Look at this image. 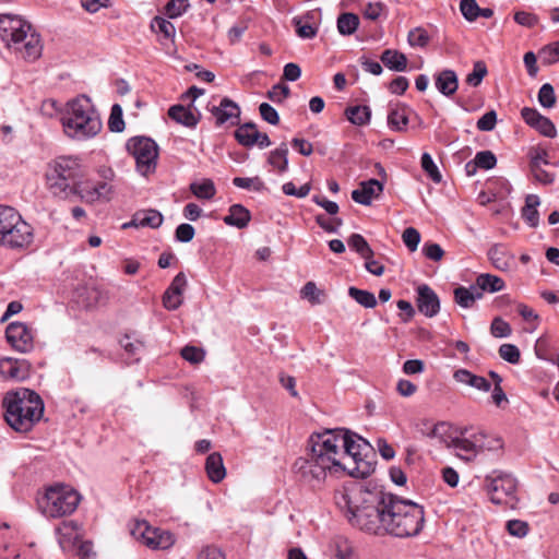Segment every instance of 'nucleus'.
Masks as SVG:
<instances>
[{
    "instance_id": "nucleus-8",
    "label": "nucleus",
    "mask_w": 559,
    "mask_h": 559,
    "mask_svg": "<svg viewBox=\"0 0 559 559\" xmlns=\"http://www.w3.org/2000/svg\"><path fill=\"white\" fill-rule=\"evenodd\" d=\"M34 228L11 206L0 205V246L11 250L28 248Z\"/></svg>"
},
{
    "instance_id": "nucleus-43",
    "label": "nucleus",
    "mask_w": 559,
    "mask_h": 559,
    "mask_svg": "<svg viewBox=\"0 0 559 559\" xmlns=\"http://www.w3.org/2000/svg\"><path fill=\"white\" fill-rule=\"evenodd\" d=\"M488 70L484 61H476L474 63L472 72L466 75L465 82L473 86L477 87L483 82L484 78L487 75Z\"/></svg>"
},
{
    "instance_id": "nucleus-1",
    "label": "nucleus",
    "mask_w": 559,
    "mask_h": 559,
    "mask_svg": "<svg viewBox=\"0 0 559 559\" xmlns=\"http://www.w3.org/2000/svg\"><path fill=\"white\" fill-rule=\"evenodd\" d=\"M310 453L294 464L296 473L312 488H321L329 478L349 475L365 478L374 471L370 443L348 430H325L311 435Z\"/></svg>"
},
{
    "instance_id": "nucleus-48",
    "label": "nucleus",
    "mask_w": 559,
    "mask_h": 559,
    "mask_svg": "<svg viewBox=\"0 0 559 559\" xmlns=\"http://www.w3.org/2000/svg\"><path fill=\"white\" fill-rule=\"evenodd\" d=\"M322 296V290H320L313 282L306 283L301 289V297L307 299L312 305L321 304Z\"/></svg>"
},
{
    "instance_id": "nucleus-49",
    "label": "nucleus",
    "mask_w": 559,
    "mask_h": 559,
    "mask_svg": "<svg viewBox=\"0 0 559 559\" xmlns=\"http://www.w3.org/2000/svg\"><path fill=\"white\" fill-rule=\"evenodd\" d=\"M188 8V0H169L165 7V13L169 19H176L181 16Z\"/></svg>"
},
{
    "instance_id": "nucleus-46",
    "label": "nucleus",
    "mask_w": 559,
    "mask_h": 559,
    "mask_svg": "<svg viewBox=\"0 0 559 559\" xmlns=\"http://www.w3.org/2000/svg\"><path fill=\"white\" fill-rule=\"evenodd\" d=\"M556 94L551 84L545 83L538 92V102L545 108H552L556 105Z\"/></svg>"
},
{
    "instance_id": "nucleus-36",
    "label": "nucleus",
    "mask_w": 559,
    "mask_h": 559,
    "mask_svg": "<svg viewBox=\"0 0 559 559\" xmlns=\"http://www.w3.org/2000/svg\"><path fill=\"white\" fill-rule=\"evenodd\" d=\"M151 29L155 33L162 34L165 39L173 40L176 35L175 25L168 20L155 16L151 22Z\"/></svg>"
},
{
    "instance_id": "nucleus-54",
    "label": "nucleus",
    "mask_w": 559,
    "mask_h": 559,
    "mask_svg": "<svg viewBox=\"0 0 559 559\" xmlns=\"http://www.w3.org/2000/svg\"><path fill=\"white\" fill-rule=\"evenodd\" d=\"M402 239L409 251L414 252L420 242V234L416 228L407 227L402 234Z\"/></svg>"
},
{
    "instance_id": "nucleus-61",
    "label": "nucleus",
    "mask_w": 559,
    "mask_h": 559,
    "mask_svg": "<svg viewBox=\"0 0 559 559\" xmlns=\"http://www.w3.org/2000/svg\"><path fill=\"white\" fill-rule=\"evenodd\" d=\"M282 189L286 195L305 198L309 194L311 187L310 183H305L297 189L293 182H286L283 185Z\"/></svg>"
},
{
    "instance_id": "nucleus-18",
    "label": "nucleus",
    "mask_w": 559,
    "mask_h": 559,
    "mask_svg": "<svg viewBox=\"0 0 559 559\" xmlns=\"http://www.w3.org/2000/svg\"><path fill=\"white\" fill-rule=\"evenodd\" d=\"M56 532L59 545L63 550L73 548L82 537L81 526L75 521H63Z\"/></svg>"
},
{
    "instance_id": "nucleus-28",
    "label": "nucleus",
    "mask_w": 559,
    "mask_h": 559,
    "mask_svg": "<svg viewBox=\"0 0 559 559\" xmlns=\"http://www.w3.org/2000/svg\"><path fill=\"white\" fill-rule=\"evenodd\" d=\"M388 124L394 131H405L408 124V108L404 105L392 108L388 115Z\"/></svg>"
},
{
    "instance_id": "nucleus-53",
    "label": "nucleus",
    "mask_w": 559,
    "mask_h": 559,
    "mask_svg": "<svg viewBox=\"0 0 559 559\" xmlns=\"http://www.w3.org/2000/svg\"><path fill=\"white\" fill-rule=\"evenodd\" d=\"M181 356L191 364H200L204 360L205 353L202 348L195 346H185L181 349Z\"/></svg>"
},
{
    "instance_id": "nucleus-3",
    "label": "nucleus",
    "mask_w": 559,
    "mask_h": 559,
    "mask_svg": "<svg viewBox=\"0 0 559 559\" xmlns=\"http://www.w3.org/2000/svg\"><path fill=\"white\" fill-rule=\"evenodd\" d=\"M424 509L419 504L388 493L380 507L379 524L372 534H391L396 537L417 535L424 525Z\"/></svg>"
},
{
    "instance_id": "nucleus-9",
    "label": "nucleus",
    "mask_w": 559,
    "mask_h": 559,
    "mask_svg": "<svg viewBox=\"0 0 559 559\" xmlns=\"http://www.w3.org/2000/svg\"><path fill=\"white\" fill-rule=\"evenodd\" d=\"M80 502L79 493L64 485L48 488L38 500L43 514L48 518H61L75 511Z\"/></svg>"
},
{
    "instance_id": "nucleus-20",
    "label": "nucleus",
    "mask_w": 559,
    "mask_h": 559,
    "mask_svg": "<svg viewBox=\"0 0 559 559\" xmlns=\"http://www.w3.org/2000/svg\"><path fill=\"white\" fill-rule=\"evenodd\" d=\"M0 376L4 379L22 381L28 376V365L25 360L3 358L0 360Z\"/></svg>"
},
{
    "instance_id": "nucleus-13",
    "label": "nucleus",
    "mask_w": 559,
    "mask_h": 559,
    "mask_svg": "<svg viewBox=\"0 0 559 559\" xmlns=\"http://www.w3.org/2000/svg\"><path fill=\"white\" fill-rule=\"evenodd\" d=\"M465 431H462L461 437L453 438L450 442H445V447L453 449L457 457L464 461H473L481 452L483 431L472 433L466 437Z\"/></svg>"
},
{
    "instance_id": "nucleus-37",
    "label": "nucleus",
    "mask_w": 559,
    "mask_h": 559,
    "mask_svg": "<svg viewBox=\"0 0 559 559\" xmlns=\"http://www.w3.org/2000/svg\"><path fill=\"white\" fill-rule=\"evenodd\" d=\"M347 119L356 126H362L370 120V109L368 106H354L346 109Z\"/></svg>"
},
{
    "instance_id": "nucleus-14",
    "label": "nucleus",
    "mask_w": 559,
    "mask_h": 559,
    "mask_svg": "<svg viewBox=\"0 0 559 559\" xmlns=\"http://www.w3.org/2000/svg\"><path fill=\"white\" fill-rule=\"evenodd\" d=\"M5 336L10 345L17 352L28 353L34 348V333L23 322H12L7 326Z\"/></svg>"
},
{
    "instance_id": "nucleus-58",
    "label": "nucleus",
    "mask_w": 559,
    "mask_h": 559,
    "mask_svg": "<svg viewBox=\"0 0 559 559\" xmlns=\"http://www.w3.org/2000/svg\"><path fill=\"white\" fill-rule=\"evenodd\" d=\"M294 23L296 25V33L299 37L310 39L317 35L318 28L312 24L304 22L300 19H294Z\"/></svg>"
},
{
    "instance_id": "nucleus-16",
    "label": "nucleus",
    "mask_w": 559,
    "mask_h": 559,
    "mask_svg": "<svg viewBox=\"0 0 559 559\" xmlns=\"http://www.w3.org/2000/svg\"><path fill=\"white\" fill-rule=\"evenodd\" d=\"M417 308L428 318L437 316L440 310V300L437 294L426 284L417 288Z\"/></svg>"
},
{
    "instance_id": "nucleus-45",
    "label": "nucleus",
    "mask_w": 559,
    "mask_h": 559,
    "mask_svg": "<svg viewBox=\"0 0 559 559\" xmlns=\"http://www.w3.org/2000/svg\"><path fill=\"white\" fill-rule=\"evenodd\" d=\"M335 556L337 559H357L350 543L345 538L334 540Z\"/></svg>"
},
{
    "instance_id": "nucleus-55",
    "label": "nucleus",
    "mask_w": 559,
    "mask_h": 559,
    "mask_svg": "<svg viewBox=\"0 0 559 559\" xmlns=\"http://www.w3.org/2000/svg\"><path fill=\"white\" fill-rule=\"evenodd\" d=\"M460 9L463 16L469 22L478 17L479 7L476 0H461Z\"/></svg>"
},
{
    "instance_id": "nucleus-4",
    "label": "nucleus",
    "mask_w": 559,
    "mask_h": 559,
    "mask_svg": "<svg viewBox=\"0 0 559 559\" xmlns=\"http://www.w3.org/2000/svg\"><path fill=\"white\" fill-rule=\"evenodd\" d=\"M0 39L17 57L34 61L43 51L39 34L20 15L0 14Z\"/></svg>"
},
{
    "instance_id": "nucleus-31",
    "label": "nucleus",
    "mask_w": 559,
    "mask_h": 559,
    "mask_svg": "<svg viewBox=\"0 0 559 559\" xmlns=\"http://www.w3.org/2000/svg\"><path fill=\"white\" fill-rule=\"evenodd\" d=\"M539 205V198L530 194L525 199V205L522 209V217L531 227H536L539 222V214L537 206Z\"/></svg>"
},
{
    "instance_id": "nucleus-19",
    "label": "nucleus",
    "mask_w": 559,
    "mask_h": 559,
    "mask_svg": "<svg viewBox=\"0 0 559 559\" xmlns=\"http://www.w3.org/2000/svg\"><path fill=\"white\" fill-rule=\"evenodd\" d=\"M383 191V185L377 179L362 181L359 188L352 192V199L362 205H370L372 199L378 198Z\"/></svg>"
},
{
    "instance_id": "nucleus-62",
    "label": "nucleus",
    "mask_w": 559,
    "mask_h": 559,
    "mask_svg": "<svg viewBox=\"0 0 559 559\" xmlns=\"http://www.w3.org/2000/svg\"><path fill=\"white\" fill-rule=\"evenodd\" d=\"M445 425L443 423L439 424H430L429 421L423 423V428L419 429V431L431 439H439L443 441L442 436L440 433V429L443 428Z\"/></svg>"
},
{
    "instance_id": "nucleus-41",
    "label": "nucleus",
    "mask_w": 559,
    "mask_h": 559,
    "mask_svg": "<svg viewBox=\"0 0 559 559\" xmlns=\"http://www.w3.org/2000/svg\"><path fill=\"white\" fill-rule=\"evenodd\" d=\"M348 246L355 250L361 258H372L373 250L366 241V239L359 234H353L348 238Z\"/></svg>"
},
{
    "instance_id": "nucleus-32",
    "label": "nucleus",
    "mask_w": 559,
    "mask_h": 559,
    "mask_svg": "<svg viewBox=\"0 0 559 559\" xmlns=\"http://www.w3.org/2000/svg\"><path fill=\"white\" fill-rule=\"evenodd\" d=\"M190 191L198 199L211 200L216 194V188L211 179H202L190 185Z\"/></svg>"
},
{
    "instance_id": "nucleus-17",
    "label": "nucleus",
    "mask_w": 559,
    "mask_h": 559,
    "mask_svg": "<svg viewBox=\"0 0 559 559\" xmlns=\"http://www.w3.org/2000/svg\"><path fill=\"white\" fill-rule=\"evenodd\" d=\"M521 116L524 121L531 127L538 130L543 135L548 138H555L557 130L550 119L540 115L536 109L524 107L521 110Z\"/></svg>"
},
{
    "instance_id": "nucleus-6",
    "label": "nucleus",
    "mask_w": 559,
    "mask_h": 559,
    "mask_svg": "<svg viewBox=\"0 0 559 559\" xmlns=\"http://www.w3.org/2000/svg\"><path fill=\"white\" fill-rule=\"evenodd\" d=\"M61 121L66 134L76 140L94 138L103 127L98 111L85 95L68 102Z\"/></svg>"
},
{
    "instance_id": "nucleus-40",
    "label": "nucleus",
    "mask_w": 559,
    "mask_h": 559,
    "mask_svg": "<svg viewBox=\"0 0 559 559\" xmlns=\"http://www.w3.org/2000/svg\"><path fill=\"white\" fill-rule=\"evenodd\" d=\"M287 154V145L285 143H282L280 147L270 153L269 163L273 167L277 168L280 171H285L288 166Z\"/></svg>"
},
{
    "instance_id": "nucleus-23",
    "label": "nucleus",
    "mask_w": 559,
    "mask_h": 559,
    "mask_svg": "<svg viewBox=\"0 0 559 559\" xmlns=\"http://www.w3.org/2000/svg\"><path fill=\"white\" fill-rule=\"evenodd\" d=\"M437 90L444 96H452L459 87V79L453 70L445 69L435 76Z\"/></svg>"
},
{
    "instance_id": "nucleus-34",
    "label": "nucleus",
    "mask_w": 559,
    "mask_h": 559,
    "mask_svg": "<svg viewBox=\"0 0 559 559\" xmlns=\"http://www.w3.org/2000/svg\"><path fill=\"white\" fill-rule=\"evenodd\" d=\"M258 145L260 148H264L271 145L269 135L263 132H259L257 127L252 122H247V147Z\"/></svg>"
},
{
    "instance_id": "nucleus-35",
    "label": "nucleus",
    "mask_w": 559,
    "mask_h": 559,
    "mask_svg": "<svg viewBox=\"0 0 559 559\" xmlns=\"http://www.w3.org/2000/svg\"><path fill=\"white\" fill-rule=\"evenodd\" d=\"M359 26V17L354 13H342L337 17V29L342 35L354 34Z\"/></svg>"
},
{
    "instance_id": "nucleus-25",
    "label": "nucleus",
    "mask_w": 559,
    "mask_h": 559,
    "mask_svg": "<svg viewBox=\"0 0 559 559\" xmlns=\"http://www.w3.org/2000/svg\"><path fill=\"white\" fill-rule=\"evenodd\" d=\"M453 378L457 383L468 385L484 392H488L491 388L490 383L484 377L474 374L467 369H457L454 371Z\"/></svg>"
},
{
    "instance_id": "nucleus-47",
    "label": "nucleus",
    "mask_w": 559,
    "mask_h": 559,
    "mask_svg": "<svg viewBox=\"0 0 559 559\" xmlns=\"http://www.w3.org/2000/svg\"><path fill=\"white\" fill-rule=\"evenodd\" d=\"M108 127L111 132H121L124 129L122 108L118 104H115L111 107L110 116L108 119Z\"/></svg>"
},
{
    "instance_id": "nucleus-50",
    "label": "nucleus",
    "mask_w": 559,
    "mask_h": 559,
    "mask_svg": "<svg viewBox=\"0 0 559 559\" xmlns=\"http://www.w3.org/2000/svg\"><path fill=\"white\" fill-rule=\"evenodd\" d=\"M490 333L492 334V336L498 338L508 337L511 335L512 329L507 321H504L500 317H497L491 322Z\"/></svg>"
},
{
    "instance_id": "nucleus-2",
    "label": "nucleus",
    "mask_w": 559,
    "mask_h": 559,
    "mask_svg": "<svg viewBox=\"0 0 559 559\" xmlns=\"http://www.w3.org/2000/svg\"><path fill=\"white\" fill-rule=\"evenodd\" d=\"M388 493L371 490L360 484L344 487L335 496L337 507L345 512L352 525L368 533L377 532L380 507Z\"/></svg>"
},
{
    "instance_id": "nucleus-33",
    "label": "nucleus",
    "mask_w": 559,
    "mask_h": 559,
    "mask_svg": "<svg viewBox=\"0 0 559 559\" xmlns=\"http://www.w3.org/2000/svg\"><path fill=\"white\" fill-rule=\"evenodd\" d=\"M478 287L488 293H497L506 287L504 281L489 273H483L477 276Z\"/></svg>"
},
{
    "instance_id": "nucleus-21",
    "label": "nucleus",
    "mask_w": 559,
    "mask_h": 559,
    "mask_svg": "<svg viewBox=\"0 0 559 559\" xmlns=\"http://www.w3.org/2000/svg\"><path fill=\"white\" fill-rule=\"evenodd\" d=\"M212 114L218 126L225 123L235 124L239 119L240 108L230 99L224 98L219 106L213 108Z\"/></svg>"
},
{
    "instance_id": "nucleus-57",
    "label": "nucleus",
    "mask_w": 559,
    "mask_h": 559,
    "mask_svg": "<svg viewBox=\"0 0 559 559\" xmlns=\"http://www.w3.org/2000/svg\"><path fill=\"white\" fill-rule=\"evenodd\" d=\"M474 159L476 160L479 168L486 169V170L493 168L497 164V158H496L495 154L490 151L478 152L475 155Z\"/></svg>"
},
{
    "instance_id": "nucleus-27",
    "label": "nucleus",
    "mask_w": 559,
    "mask_h": 559,
    "mask_svg": "<svg viewBox=\"0 0 559 559\" xmlns=\"http://www.w3.org/2000/svg\"><path fill=\"white\" fill-rule=\"evenodd\" d=\"M168 116L176 122L189 128L195 127L199 122V115L182 105L171 106L168 110Z\"/></svg>"
},
{
    "instance_id": "nucleus-26",
    "label": "nucleus",
    "mask_w": 559,
    "mask_h": 559,
    "mask_svg": "<svg viewBox=\"0 0 559 559\" xmlns=\"http://www.w3.org/2000/svg\"><path fill=\"white\" fill-rule=\"evenodd\" d=\"M206 475L211 481L221 483L226 476L223 457L218 452L211 453L205 461Z\"/></svg>"
},
{
    "instance_id": "nucleus-42",
    "label": "nucleus",
    "mask_w": 559,
    "mask_h": 559,
    "mask_svg": "<svg viewBox=\"0 0 559 559\" xmlns=\"http://www.w3.org/2000/svg\"><path fill=\"white\" fill-rule=\"evenodd\" d=\"M407 41L412 47L425 48L430 41V36L424 27L418 26L408 32Z\"/></svg>"
},
{
    "instance_id": "nucleus-63",
    "label": "nucleus",
    "mask_w": 559,
    "mask_h": 559,
    "mask_svg": "<svg viewBox=\"0 0 559 559\" xmlns=\"http://www.w3.org/2000/svg\"><path fill=\"white\" fill-rule=\"evenodd\" d=\"M497 123V114L490 110L483 115L477 121V128L480 131H491L495 129Z\"/></svg>"
},
{
    "instance_id": "nucleus-7",
    "label": "nucleus",
    "mask_w": 559,
    "mask_h": 559,
    "mask_svg": "<svg viewBox=\"0 0 559 559\" xmlns=\"http://www.w3.org/2000/svg\"><path fill=\"white\" fill-rule=\"evenodd\" d=\"M82 178L83 168L79 159L61 156L49 164L46 185L53 197L68 200L75 194V189Z\"/></svg>"
},
{
    "instance_id": "nucleus-30",
    "label": "nucleus",
    "mask_w": 559,
    "mask_h": 559,
    "mask_svg": "<svg viewBox=\"0 0 559 559\" xmlns=\"http://www.w3.org/2000/svg\"><path fill=\"white\" fill-rule=\"evenodd\" d=\"M81 302L84 307L91 308L107 300V295L96 286H86L80 290Z\"/></svg>"
},
{
    "instance_id": "nucleus-15",
    "label": "nucleus",
    "mask_w": 559,
    "mask_h": 559,
    "mask_svg": "<svg viewBox=\"0 0 559 559\" xmlns=\"http://www.w3.org/2000/svg\"><path fill=\"white\" fill-rule=\"evenodd\" d=\"M76 188L73 197L87 203L110 199L111 187L106 182L93 183L82 178Z\"/></svg>"
},
{
    "instance_id": "nucleus-24",
    "label": "nucleus",
    "mask_w": 559,
    "mask_h": 559,
    "mask_svg": "<svg viewBox=\"0 0 559 559\" xmlns=\"http://www.w3.org/2000/svg\"><path fill=\"white\" fill-rule=\"evenodd\" d=\"M488 258L492 265L502 272L509 271L514 264V258L501 245L492 246L488 251Z\"/></svg>"
},
{
    "instance_id": "nucleus-44",
    "label": "nucleus",
    "mask_w": 559,
    "mask_h": 559,
    "mask_svg": "<svg viewBox=\"0 0 559 559\" xmlns=\"http://www.w3.org/2000/svg\"><path fill=\"white\" fill-rule=\"evenodd\" d=\"M420 165L423 170L433 182L439 183L442 180V176L429 153L421 155Z\"/></svg>"
},
{
    "instance_id": "nucleus-11",
    "label": "nucleus",
    "mask_w": 559,
    "mask_h": 559,
    "mask_svg": "<svg viewBox=\"0 0 559 559\" xmlns=\"http://www.w3.org/2000/svg\"><path fill=\"white\" fill-rule=\"evenodd\" d=\"M126 146L135 159L136 169L141 175L146 176L155 170L158 157L155 141L146 136H134L128 140Z\"/></svg>"
},
{
    "instance_id": "nucleus-51",
    "label": "nucleus",
    "mask_w": 559,
    "mask_h": 559,
    "mask_svg": "<svg viewBox=\"0 0 559 559\" xmlns=\"http://www.w3.org/2000/svg\"><path fill=\"white\" fill-rule=\"evenodd\" d=\"M499 355L503 360L513 365L518 364L521 358L520 349L513 344H502L499 347Z\"/></svg>"
},
{
    "instance_id": "nucleus-5",
    "label": "nucleus",
    "mask_w": 559,
    "mask_h": 559,
    "mask_svg": "<svg viewBox=\"0 0 559 559\" xmlns=\"http://www.w3.org/2000/svg\"><path fill=\"white\" fill-rule=\"evenodd\" d=\"M7 423L19 432H27L44 414L41 397L29 389L9 392L3 400Z\"/></svg>"
},
{
    "instance_id": "nucleus-38",
    "label": "nucleus",
    "mask_w": 559,
    "mask_h": 559,
    "mask_svg": "<svg viewBox=\"0 0 559 559\" xmlns=\"http://www.w3.org/2000/svg\"><path fill=\"white\" fill-rule=\"evenodd\" d=\"M223 221L228 226H234L239 229L245 228V207L241 204L231 205Z\"/></svg>"
},
{
    "instance_id": "nucleus-29",
    "label": "nucleus",
    "mask_w": 559,
    "mask_h": 559,
    "mask_svg": "<svg viewBox=\"0 0 559 559\" xmlns=\"http://www.w3.org/2000/svg\"><path fill=\"white\" fill-rule=\"evenodd\" d=\"M381 61L386 68L402 72L407 67V58L403 52L395 49H385L381 55Z\"/></svg>"
},
{
    "instance_id": "nucleus-59",
    "label": "nucleus",
    "mask_w": 559,
    "mask_h": 559,
    "mask_svg": "<svg viewBox=\"0 0 559 559\" xmlns=\"http://www.w3.org/2000/svg\"><path fill=\"white\" fill-rule=\"evenodd\" d=\"M507 531L510 535L522 538L528 533V524L521 520H510L507 523Z\"/></svg>"
},
{
    "instance_id": "nucleus-12",
    "label": "nucleus",
    "mask_w": 559,
    "mask_h": 559,
    "mask_svg": "<svg viewBox=\"0 0 559 559\" xmlns=\"http://www.w3.org/2000/svg\"><path fill=\"white\" fill-rule=\"evenodd\" d=\"M134 539L153 550H165L175 544V537L169 531L151 526L146 521H136L131 530Z\"/></svg>"
},
{
    "instance_id": "nucleus-39",
    "label": "nucleus",
    "mask_w": 559,
    "mask_h": 559,
    "mask_svg": "<svg viewBox=\"0 0 559 559\" xmlns=\"http://www.w3.org/2000/svg\"><path fill=\"white\" fill-rule=\"evenodd\" d=\"M348 295L360 306L365 308H374L377 299L374 295L368 290L359 289L357 287H349Z\"/></svg>"
},
{
    "instance_id": "nucleus-22",
    "label": "nucleus",
    "mask_w": 559,
    "mask_h": 559,
    "mask_svg": "<svg viewBox=\"0 0 559 559\" xmlns=\"http://www.w3.org/2000/svg\"><path fill=\"white\" fill-rule=\"evenodd\" d=\"M163 215L156 210H142L134 213L132 219L129 223L123 224V228L127 227H150L157 228L163 223Z\"/></svg>"
},
{
    "instance_id": "nucleus-56",
    "label": "nucleus",
    "mask_w": 559,
    "mask_h": 559,
    "mask_svg": "<svg viewBox=\"0 0 559 559\" xmlns=\"http://www.w3.org/2000/svg\"><path fill=\"white\" fill-rule=\"evenodd\" d=\"M454 300L463 308H471L475 302L473 295L463 286L454 289Z\"/></svg>"
},
{
    "instance_id": "nucleus-64",
    "label": "nucleus",
    "mask_w": 559,
    "mask_h": 559,
    "mask_svg": "<svg viewBox=\"0 0 559 559\" xmlns=\"http://www.w3.org/2000/svg\"><path fill=\"white\" fill-rule=\"evenodd\" d=\"M195 234L194 227L190 224H180L175 231L176 239L180 242H189Z\"/></svg>"
},
{
    "instance_id": "nucleus-52",
    "label": "nucleus",
    "mask_w": 559,
    "mask_h": 559,
    "mask_svg": "<svg viewBox=\"0 0 559 559\" xmlns=\"http://www.w3.org/2000/svg\"><path fill=\"white\" fill-rule=\"evenodd\" d=\"M546 166H537L531 167V173L535 179V181L542 185H551L555 181V173L549 171L545 168Z\"/></svg>"
},
{
    "instance_id": "nucleus-10",
    "label": "nucleus",
    "mask_w": 559,
    "mask_h": 559,
    "mask_svg": "<svg viewBox=\"0 0 559 559\" xmlns=\"http://www.w3.org/2000/svg\"><path fill=\"white\" fill-rule=\"evenodd\" d=\"M488 475L485 478L487 493L491 502L514 508L516 499V479L508 473Z\"/></svg>"
},
{
    "instance_id": "nucleus-60",
    "label": "nucleus",
    "mask_w": 559,
    "mask_h": 559,
    "mask_svg": "<svg viewBox=\"0 0 559 559\" xmlns=\"http://www.w3.org/2000/svg\"><path fill=\"white\" fill-rule=\"evenodd\" d=\"M262 119L270 124L276 126L280 122V116L275 108L267 103H262L259 107Z\"/></svg>"
}]
</instances>
